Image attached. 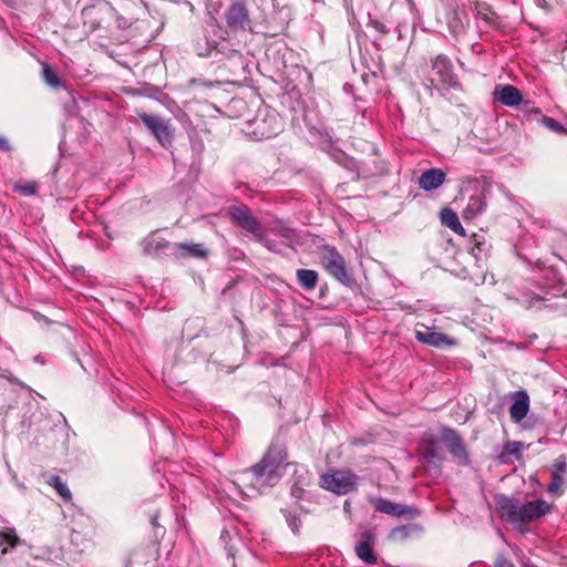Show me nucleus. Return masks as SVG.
<instances>
[{"label":"nucleus","mask_w":567,"mask_h":567,"mask_svg":"<svg viewBox=\"0 0 567 567\" xmlns=\"http://www.w3.org/2000/svg\"><path fill=\"white\" fill-rule=\"evenodd\" d=\"M50 484L54 487L58 494L66 502L71 501L72 494L68 487V485L61 481L60 477H52Z\"/></svg>","instance_id":"393cba45"},{"label":"nucleus","mask_w":567,"mask_h":567,"mask_svg":"<svg viewBox=\"0 0 567 567\" xmlns=\"http://www.w3.org/2000/svg\"><path fill=\"white\" fill-rule=\"evenodd\" d=\"M207 8H208L209 12H210L212 10L217 11V8H215V7L213 6L212 0H209Z\"/></svg>","instance_id":"c9c22d12"},{"label":"nucleus","mask_w":567,"mask_h":567,"mask_svg":"<svg viewBox=\"0 0 567 567\" xmlns=\"http://www.w3.org/2000/svg\"><path fill=\"white\" fill-rule=\"evenodd\" d=\"M445 173L440 168L425 171L419 178V185L424 190H433L443 185Z\"/></svg>","instance_id":"dca6fc26"},{"label":"nucleus","mask_w":567,"mask_h":567,"mask_svg":"<svg viewBox=\"0 0 567 567\" xmlns=\"http://www.w3.org/2000/svg\"><path fill=\"white\" fill-rule=\"evenodd\" d=\"M495 567H515V565L503 555H499L495 561Z\"/></svg>","instance_id":"2f4dec72"},{"label":"nucleus","mask_w":567,"mask_h":567,"mask_svg":"<svg viewBox=\"0 0 567 567\" xmlns=\"http://www.w3.org/2000/svg\"><path fill=\"white\" fill-rule=\"evenodd\" d=\"M322 488L342 495L357 488L358 477L349 471H334L321 476Z\"/></svg>","instance_id":"7ed1b4c3"},{"label":"nucleus","mask_w":567,"mask_h":567,"mask_svg":"<svg viewBox=\"0 0 567 567\" xmlns=\"http://www.w3.org/2000/svg\"><path fill=\"white\" fill-rule=\"evenodd\" d=\"M441 221L457 235L463 237L466 235L464 227L458 220V216L451 208L446 207L441 210Z\"/></svg>","instance_id":"6ab92c4d"},{"label":"nucleus","mask_w":567,"mask_h":567,"mask_svg":"<svg viewBox=\"0 0 567 567\" xmlns=\"http://www.w3.org/2000/svg\"><path fill=\"white\" fill-rule=\"evenodd\" d=\"M286 458V453L280 446H271L264 458L252 468L257 474V484L261 488L275 485L280 477V465Z\"/></svg>","instance_id":"f03ea898"},{"label":"nucleus","mask_w":567,"mask_h":567,"mask_svg":"<svg viewBox=\"0 0 567 567\" xmlns=\"http://www.w3.org/2000/svg\"><path fill=\"white\" fill-rule=\"evenodd\" d=\"M415 338L417 341L434 348H450L456 344L450 336L421 323L415 327Z\"/></svg>","instance_id":"423d86ee"},{"label":"nucleus","mask_w":567,"mask_h":567,"mask_svg":"<svg viewBox=\"0 0 567 567\" xmlns=\"http://www.w3.org/2000/svg\"><path fill=\"white\" fill-rule=\"evenodd\" d=\"M486 206L483 195H473L470 197L466 207L462 212V217L466 220L474 219Z\"/></svg>","instance_id":"a211bd4d"},{"label":"nucleus","mask_w":567,"mask_h":567,"mask_svg":"<svg viewBox=\"0 0 567 567\" xmlns=\"http://www.w3.org/2000/svg\"><path fill=\"white\" fill-rule=\"evenodd\" d=\"M256 125V130L262 138H270L277 135L282 128L281 120L275 113L268 114L261 122L257 121Z\"/></svg>","instance_id":"2eb2a0df"},{"label":"nucleus","mask_w":567,"mask_h":567,"mask_svg":"<svg viewBox=\"0 0 567 567\" xmlns=\"http://www.w3.org/2000/svg\"><path fill=\"white\" fill-rule=\"evenodd\" d=\"M231 223L247 230L256 237L262 236V229L258 220L250 214L245 206H231L228 209Z\"/></svg>","instance_id":"39448f33"},{"label":"nucleus","mask_w":567,"mask_h":567,"mask_svg":"<svg viewBox=\"0 0 567 567\" xmlns=\"http://www.w3.org/2000/svg\"><path fill=\"white\" fill-rule=\"evenodd\" d=\"M182 247L186 250H188L194 256H205V250L202 247V245H182Z\"/></svg>","instance_id":"c756f323"},{"label":"nucleus","mask_w":567,"mask_h":567,"mask_svg":"<svg viewBox=\"0 0 567 567\" xmlns=\"http://www.w3.org/2000/svg\"><path fill=\"white\" fill-rule=\"evenodd\" d=\"M233 484L247 497H252L262 489L261 486L257 484V474L254 468L236 474Z\"/></svg>","instance_id":"1a4fd4ad"},{"label":"nucleus","mask_w":567,"mask_h":567,"mask_svg":"<svg viewBox=\"0 0 567 567\" xmlns=\"http://www.w3.org/2000/svg\"><path fill=\"white\" fill-rule=\"evenodd\" d=\"M321 264L324 269L340 282L349 281L342 256L332 247H324L321 254Z\"/></svg>","instance_id":"20e7f679"},{"label":"nucleus","mask_w":567,"mask_h":567,"mask_svg":"<svg viewBox=\"0 0 567 567\" xmlns=\"http://www.w3.org/2000/svg\"><path fill=\"white\" fill-rule=\"evenodd\" d=\"M540 123L547 127L548 130L557 133V134H566V130L564 128V126L558 122L556 121L555 118H551V117H548V116H543L540 118Z\"/></svg>","instance_id":"c85d7f7f"},{"label":"nucleus","mask_w":567,"mask_h":567,"mask_svg":"<svg viewBox=\"0 0 567 567\" xmlns=\"http://www.w3.org/2000/svg\"><path fill=\"white\" fill-rule=\"evenodd\" d=\"M433 81H437L442 84L452 85L454 83V72L451 61L443 55H439L433 61L432 66Z\"/></svg>","instance_id":"9b49d317"},{"label":"nucleus","mask_w":567,"mask_h":567,"mask_svg":"<svg viewBox=\"0 0 567 567\" xmlns=\"http://www.w3.org/2000/svg\"><path fill=\"white\" fill-rule=\"evenodd\" d=\"M527 412L528 402L526 399L516 400L509 409L511 417L516 422L522 421L526 416Z\"/></svg>","instance_id":"5701e85b"},{"label":"nucleus","mask_w":567,"mask_h":567,"mask_svg":"<svg viewBox=\"0 0 567 567\" xmlns=\"http://www.w3.org/2000/svg\"><path fill=\"white\" fill-rule=\"evenodd\" d=\"M226 22L229 29L246 30L249 27V16L244 3L235 2L226 13Z\"/></svg>","instance_id":"9d476101"},{"label":"nucleus","mask_w":567,"mask_h":567,"mask_svg":"<svg viewBox=\"0 0 567 567\" xmlns=\"http://www.w3.org/2000/svg\"><path fill=\"white\" fill-rule=\"evenodd\" d=\"M522 444L518 442L507 443L505 450L508 454H518L520 451Z\"/></svg>","instance_id":"7c9ffc66"},{"label":"nucleus","mask_w":567,"mask_h":567,"mask_svg":"<svg viewBox=\"0 0 567 567\" xmlns=\"http://www.w3.org/2000/svg\"><path fill=\"white\" fill-rule=\"evenodd\" d=\"M451 454L461 464H465L467 462V452L462 441L457 442L450 449Z\"/></svg>","instance_id":"cd10ccee"},{"label":"nucleus","mask_w":567,"mask_h":567,"mask_svg":"<svg viewBox=\"0 0 567 567\" xmlns=\"http://www.w3.org/2000/svg\"><path fill=\"white\" fill-rule=\"evenodd\" d=\"M494 95L499 103L509 107L518 105L523 100L519 90L509 84L497 85Z\"/></svg>","instance_id":"ddd939ff"},{"label":"nucleus","mask_w":567,"mask_h":567,"mask_svg":"<svg viewBox=\"0 0 567 567\" xmlns=\"http://www.w3.org/2000/svg\"><path fill=\"white\" fill-rule=\"evenodd\" d=\"M38 184L35 182H18L13 185V189L23 196H32L37 192Z\"/></svg>","instance_id":"a878e982"},{"label":"nucleus","mask_w":567,"mask_h":567,"mask_svg":"<svg viewBox=\"0 0 567 567\" xmlns=\"http://www.w3.org/2000/svg\"><path fill=\"white\" fill-rule=\"evenodd\" d=\"M290 525H291L292 530L296 532L297 528H298L296 523L295 522H290Z\"/></svg>","instance_id":"e433bc0d"},{"label":"nucleus","mask_w":567,"mask_h":567,"mask_svg":"<svg viewBox=\"0 0 567 567\" xmlns=\"http://www.w3.org/2000/svg\"><path fill=\"white\" fill-rule=\"evenodd\" d=\"M497 505L502 518L506 519L515 529L524 533L527 530V524L546 515L550 506L547 502L536 499L526 504H520L517 501L499 496Z\"/></svg>","instance_id":"f257e3e1"},{"label":"nucleus","mask_w":567,"mask_h":567,"mask_svg":"<svg viewBox=\"0 0 567 567\" xmlns=\"http://www.w3.org/2000/svg\"><path fill=\"white\" fill-rule=\"evenodd\" d=\"M566 461L565 457L560 456L558 457L555 463L553 464V471H551V482L547 487L548 493L553 495H560L561 494V487L564 484V475L566 473Z\"/></svg>","instance_id":"4468645a"},{"label":"nucleus","mask_w":567,"mask_h":567,"mask_svg":"<svg viewBox=\"0 0 567 567\" xmlns=\"http://www.w3.org/2000/svg\"><path fill=\"white\" fill-rule=\"evenodd\" d=\"M141 120L163 146L171 144L173 131L166 120L148 114H142Z\"/></svg>","instance_id":"0eeeda50"},{"label":"nucleus","mask_w":567,"mask_h":567,"mask_svg":"<svg viewBox=\"0 0 567 567\" xmlns=\"http://www.w3.org/2000/svg\"><path fill=\"white\" fill-rule=\"evenodd\" d=\"M42 78L43 81L51 87L58 89L62 86V82L56 72L48 64H43Z\"/></svg>","instance_id":"b1692460"},{"label":"nucleus","mask_w":567,"mask_h":567,"mask_svg":"<svg viewBox=\"0 0 567 567\" xmlns=\"http://www.w3.org/2000/svg\"><path fill=\"white\" fill-rule=\"evenodd\" d=\"M10 150H11V145H10L9 141L4 136L0 135V151L8 152Z\"/></svg>","instance_id":"473e14b6"},{"label":"nucleus","mask_w":567,"mask_h":567,"mask_svg":"<svg viewBox=\"0 0 567 567\" xmlns=\"http://www.w3.org/2000/svg\"><path fill=\"white\" fill-rule=\"evenodd\" d=\"M83 18L89 19L96 17L99 20L94 25H100L102 22L114 18L115 11L111 4L104 0H97L91 8H84L82 11Z\"/></svg>","instance_id":"f8f14e48"},{"label":"nucleus","mask_w":567,"mask_h":567,"mask_svg":"<svg viewBox=\"0 0 567 567\" xmlns=\"http://www.w3.org/2000/svg\"><path fill=\"white\" fill-rule=\"evenodd\" d=\"M535 2L538 7H542V8H544L546 6V0H535Z\"/></svg>","instance_id":"f704fd0d"},{"label":"nucleus","mask_w":567,"mask_h":567,"mask_svg":"<svg viewBox=\"0 0 567 567\" xmlns=\"http://www.w3.org/2000/svg\"><path fill=\"white\" fill-rule=\"evenodd\" d=\"M374 542V535L371 532H364L361 535V540L355 546V553L360 559L364 563L373 564L377 561V557L372 550V543Z\"/></svg>","instance_id":"f3484780"},{"label":"nucleus","mask_w":567,"mask_h":567,"mask_svg":"<svg viewBox=\"0 0 567 567\" xmlns=\"http://www.w3.org/2000/svg\"><path fill=\"white\" fill-rule=\"evenodd\" d=\"M20 543L18 535L12 528L0 529V548L2 555H6L11 548Z\"/></svg>","instance_id":"aec40b11"},{"label":"nucleus","mask_w":567,"mask_h":567,"mask_svg":"<svg viewBox=\"0 0 567 567\" xmlns=\"http://www.w3.org/2000/svg\"><path fill=\"white\" fill-rule=\"evenodd\" d=\"M442 442L450 449L461 441L458 434L451 429H442L440 433Z\"/></svg>","instance_id":"bb28decb"},{"label":"nucleus","mask_w":567,"mask_h":567,"mask_svg":"<svg viewBox=\"0 0 567 567\" xmlns=\"http://www.w3.org/2000/svg\"><path fill=\"white\" fill-rule=\"evenodd\" d=\"M370 502L373 504L375 509L380 513H384L388 515L396 516V517H409L415 518L419 516V511L406 505L396 504L391 501L371 497Z\"/></svg>","instance_id":"6e6552de"},{"label":"nucleus","mask_w":567,"mask_h":567,"mask_svg":"<svg viewBox=\"0 0 567 567\" xmlns=\"http://www.w3.org/2000/svg\"><path fill=\"white\" fill-rule=\"evenodd\" d=\"M167 246H168L167 241H165L164 239H162L155 235L147 237L143 241L144 252L148 254V255L164 250Z\"/></svg>","instance_id":"4be33fe9"},{"label":"nucleus","mask_w":567,"mask_h":567,"mask_svg":"<svg viewBox=\"0 0 567 567\" xmlns=\"http://www.w3.org/2000/svg\"><path fill=\"white\" fill-rule=\"evenodd\" d=\"M436 457L435 453L433 451L426 452L424 454V458L426 462H432Z\"/></svg>","instance_id":"72a5a7b5"},{"label":"nucleus","mask_w":567,"mask_h":567,"mask_svg":"<svg viewBox=\"0 0 567 567\" xmlns=\"http://www.w3.org/2000/svg\"><path fill=\"white\" fill-rule=\"evenodd\" d=\"M297 279L298 282L307 290H311L317 286L318 282V274L315 270L310 269H299L297 270Z\"/></svg>","instance_id":"412c9836"}]
</instances>
